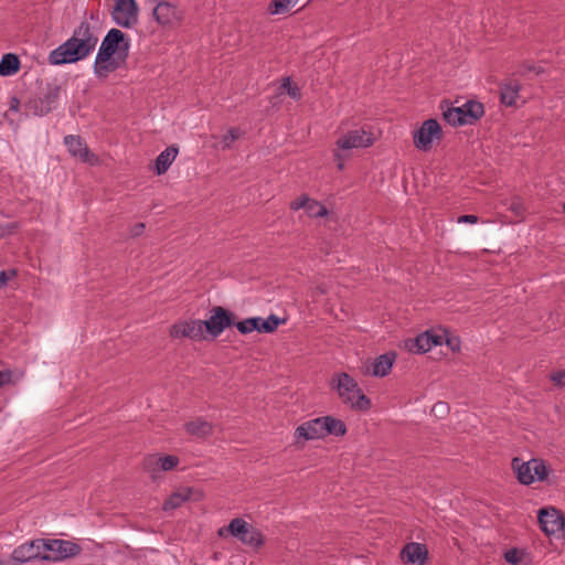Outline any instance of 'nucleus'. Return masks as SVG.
I'll return each mask as SVG.
<instances>
[{"label":"nucleus","mask_w":565,"mask_h":565,"mask_svg":"<svg viewBox=\"0 0 565 565\" xmlns=\"http://www.w3.org/2000/svg\"><path fill=\"white\" fill-rule=\"evenodd\" d=\"M130 41L119 29H110L102 41L95 57L94 73L106 78L118 68L125 67L129 57Z\"/></svg>","instance_id":"1"},{"label":"nucleus","mask_w":565,"mask_h":565,"mask_svg":"<svg viewBox=\"0 0 565 565\" xmlns=\"http://www.w3.org/2000/svg\"><path fill=\"white\" fill-rule=\"evenodd\" d=\"M98 38L90 24L84 20L74 30L73 35L54 49L49 55L52 65L77 63L89 56L95 50Z\"/></svg>","instance_id":"2"},{"label":"nucleus","mask_w":565,"mask_h":565,"mask_svg":"<svg viewBox=\"0 0 565 565\" xmlns=\"http://www.w3.org/2000/svg\"><path fill=\"white\" fill-rule=\"evenodd\" d=\"M331 388L335 390L341 401L352 411L367 412L372 407L371 398L360 388L358 382L348 373H335L331 380Z\"/></svg>","instance_id":"3"},{"label":"nucleus","mask_w":565,"mask_h":565,"mask_svg":"<svg viewBox=\"0 0 565 565\" xmlns=\"http://www.w3.org/2000/svg\"><path fill=\"white\" fill-rule=\"evenodd\" d=\"M484 115V106L478 100H467L461 106L448 107L443 113L444 120L452 127L475 125Z\"/></svg>","instance_id":"4"},{"label":"nucleus","mask_w":565,"mask_h":565,"mask_svg":"<svg viewBox=\"0 0 565 565\" xmlns=\"http://www.w3.org/2000/svg\"><path fill=\"white\" fill-rule=\"evenodd\" d=\"M511 468L518 481L524 486H530L534 481H546L550 472L545 461L540 458L523 461L521 458L514 457L511 462Z\"/></svg>","instance_id":"5"},{"label":"nucleus","mask_w":565,"mask_h":565,"mask_svg":"<svg viewBox=\"0 0 565 565\" xmlns=\"http://www.w3.org/2000/svg\"><path fill=\"white\" fill-rule=\"evenodd\" d=\"M61 85L54 83H46L41 88L38 96L30 98L25 107L35 116H45L56 108L57 99L61 93Z\"/></svg>","instance_id":"6"},{"label":"nucleus","mask_w":565,"mask_h":565,"mask_svg":"<svg viewBox=\"0 0 565 565\" xmlns=\"http://www.w3.org/2000/svg\"><path fill=\"white\" fill-rule=\"evenodd\" d=\"M236 315L227 308L222 306H214L210 309V317L202 321L209 340H215L226 329L235 323Z\"/></svg>","instance_id":"7"},{"label":"nucleus","mask_w":565,"mask_h":565,"mask_svg":"<svg viewBox=\"0 0 565 565\" xmlns=\"http://www.w3.org/2000/svg\"><path fill=\"white\" fill-rule=\"evenodd\" d=\"M42 561L58 562L81 554L82 546L75 542L61 539H44Z\"/></svg>","instance_id":"8"},{"label":"nucleus","mask_w":565,"mask_h":565,"mask_svg":"<svg viewBox=\"0 0 565 565\" xmlns=\"http://www.w3.org/2000/svg\"><path fill=\"white\" fill-rule=\"evenodd\" d=\"M285 323V319H280L275 315H270L267 319L262 317H252L243 321H236L233 327H236L239 333L248 334L253 331L259 333H273L280 324Z\"/></svg>","instance_id":"9"},{"label":"nucleus","mask_w":565,"mask_h":565,"mask_svg":"<svg viewBox=\"0 0 565 565\" xmlns=\"http://www.w3.org/2000/svg\"><path fill=\"white\" fill-rule=\"evenodd\" d=\"M443 130L436 119H427L414 131V145L420 151H428L433 147L434 140H440Z\"/></svg>","instance_id":"10"},{"label":"nucleus","mask_w":565,"mask_h":565,"mask_svg":"<svg viewBox=\"0 0 565 565\" xmlns=\"http://www.w3.org/2000/svg\"><path fill=\"white\" fill-rule=\"evenodd\" d=\"M139 8L136 0H115L111 17L121 28H132L138 22Z\"/></svg>","instance_id":"11"},{"label":"nucleus","mask_w":565,"mask_h":565,"mask_svg":"<svg viewBox=\"0 0 565 565\" xmlns=\"http://www.w3.org/2000/svg\"><path fill=\"white\" fill-rule=\"evenodd\" d=\"M231 530L235 531V539L255 550L262 547L265 543L263 533L242 518H238V521L235 525L233 524Z\"/></svg>","instance_id":"12"},{"label":"nucleus","mask_w":565,"mask_h":565,"mask_svg":"<svg viewBox=\"0 0 565 565\" xmlns=\"http://www.w3.org/2000/svg\"><path fill=\"white\" fill-rule=\"evenodd\" d=\"M537 520L541 530L546 535H552L557 532H561L565 527L564 514L558 509L553 507L541 508L537 512Z\"/></svg>","instance_id":"13"},{"label":"nucleus","mask_w":565,"mask_h":565,"mask_svg":"<svg viewBox=\"0 0 565 565\" xmlns=\"http://www.w3.org/2000/svg\"><path fill=\"white\" fill-rule=\"evenodd\" d=\"M374 135L364 128L350 130L337 140L339 149L366 148L374 143Z\"/></svg>","instance_id":"14"},{"label":"nucleus","mask_w":565,"mask_h":565,"mask_svg":"<svg viewBox=\"0 0 565 565\" xmlns=\"http://www.w3.org/2000/svg\"><path fill=\"white\" fill-rule=\"evenodd\" d=\"M444 343V335L435 333L433 330L422 332L416 338L405 340V348L416 354L426 353L433 347Z\"/></svg>","instance_id":"15"},{"label":"nucleus","mask_w":565,"mask_h":565,"mask_svg":"<svg viewBox=\"0 0 565 565\" xmlns=\"http://www.w3.org/2000/svg\"><path fill=\"white\" fill-rule=\"evenodd\" d=\"M44 546V539H35L15 547L11 554L12 561L19 564H23L31 561H42Z\"/></svg>","instance_id":"16"},{"label":"nucleus","mask_w":565,"mask_h":565,"mask_svg":"<svg viewBox=\"0 0 565 565\" xmlns=\"http://www.w3.org/2000/svg\"><path fill=\"white\" fill-rule=\"evenodd\" d=\"M64 145L73 157L79 158L83 162L94 164L97 161V157L89 151L85 140L81 136H65Z\"/></svg>","instance_id":"17"},{"label":"nucleus","mask_w":565,"mask_h":565,"mask_svg":"<svg viewBox=\"0 0 565 565\" xmlns=\"http://www.w3.org/2000/svg\"><path fill=\"white\" fill-rule=\"evenodd\" d=\"M399 556L406 565H425L428 559V548L425 544L411 542L403 546Z\"/></svg>","instance_id":"18"},{"label":"nucleus","mask_w":565,"mask_h":565,"mask_svg":"<svg viewBox=\"0 0 565 565\" xmlns=\"http://www.w3.org/2000/svg\"><path fill=\"white\" fill-rule=\"evenodd\" d=\"M295 437L303 438L305 440L323 438L321 417L310 419L299 425L295 430Z\"/></svg>","instance_id":"19"},{"label":"nucleus","mask_w":565,"mask_h":565,"mask_svg":"<svg viewBox=\"0 0 565 565\" xmlns=\"http://www.w3.org/2000/svg\"><path fill=\"white\" fill-rule=\"evenodd\" d=\"M396 355V352L390 351L375 358L372 364V375L376 377L386 376L392 370Z\"/></svg>","instance_id":"20"},{"label":"nucleus","mask_w":565,"mask_h":565,"mask_svg":"<svg viewBox=\"0 0 565 565\" xmlns=\"http://www.w3.org/2000/svg\"><path fill=\"white\" fill-rule=\"evenodd\" d=\"M203 320H191L189 322H184L182 328H179L182 337H186L193 341H204L209 340V335L205 332V328L202 324Z\"/></svg>","instance_id":"21"},{"label":"nucleus","mask_w":565,"mask_h":565,"mask_svg":"<svg viewBox=\"0 0 565 565\" xmlns=\"http://www.w3.org/2000/svg\"><path fill=\"white\" fill-rule=\"evenodd\" d=\"M321 423L323 426V438L329 435L342 437L348 431L345 423L331 415L321 416Z\"/></svg>","instance_id":"22"},{"label":"nucleus","mask_w":565,"mask_h":565,"mask_svg":"<svg viewBox=\"0 0 565 565\" xmlns=\"http://www.w3.org/2000/svg\"><path fill=\"white\" fill-rule=\"evenodd\" d=\"M521 85L516 81H511L500 85V102L505 106H514Z\"/></svg>","instance_id":"23"},{"label":"nucleus","mask_w":565,"mask_h":565,"mask_svg":"<svg viewBox=\"0 0 565 565\" xmlns=\"http://www.w3.org/2000/svg\"><path fill=\"white\" fill-rule=\"evenodd\" d=\"M153 17L158 23L169 24L177 17V8L166 1L159 2L153 9Z\"/></svg>","instance_id":"24"},{"label":"nucleus","mask_w":565,"mask_h":565,"mask_svg":"<svg viewBox=\"0 0 565 565\" xmlns=\"http://www.w3.org/2000/svg\"><path fill=\"white\" fill-rule=\"evenodd\" d=\"M177 157V146L171 145L164 151H162L154 160V171L158 175L163 174L174 158Z\"/></svg>","instance_id":"25"},{"label":"nucleus","mask_w":565,"mask_h":565,"mask_svg":"<svg viewBox=\"0 0 565 565\" xmlns=\"http://www.w3.org/2000/svg\"><path fill=\"white\" fill-rule=\"evenodd\" d=\"M20 58L17 54L7 53L2 56L0 61V75L1 76H11L19 72L20 70Z\"/></svg>","instance_id":"26"},{"label":"nucleus","mask_w":565,"mask_h":565,"mask_svg":"<svg viewBox=\"0 0 565 565\" xmlns=\"http://www.w3.org/2000/svg\"><path fill=\"white\" fill-rule=\"evenodd\" d=\"M185 429L190 435L195 437L209 436L213 430L212 425L201 418L186 423Z\"/></svg>","instance_id":"27"},{"label":"nucleus","mask_w":565,"mask_h":565,"mask_svg":"<svg viewBox=\"0 0 565 565\" xmlns=\"http://www.w3.org/2000/svg\"><path fill=\"white\" fill-rule=\"evenodd\" d=\"M204 493L200 488L195 487H179V505L182 502H200L203 500Z\"/></svg>","instance_id":"28"},{"label":"nucleus","mask_w":565,"mask_h":565,"mask_svg":"<svg viewBox=\"0 0 565 565\" xmlns=\"http://www.w3.org/2000/svg\"><path fill=\"white\" fill-rule=\"evenodd\" d=\"M158 456L157 455H149L143 458L142 460V468L145 471L150 473V477L153 481H156L159 478L160 473V466H159Z\"/></svg>","instance_id":"29"},{"label":"nucleus","mask_w":565,"mask_h":565,"mask_svg":"<svg viewBox=\"0 0 565 565\" xmlns=\"http://www.w3.org/2000/svg\"><path fill=\"white\" fill-rule=\"evenodd\" d=\"M310 217H323L328 214L327 207L316 200H309L306 209Z\"/></svg>","instance_id":"30"},{"label":"nucleus","mask_w":565,"mask_h":565,"mask_svg":"<svg viewBox=\"0 0 565 565\" xmlns=\"http://www.w3.org/2000/svg\"><path fill=\"white\" fill-rule=\"evenodd\" d=\"M243 134L244 132L239 128H230L222 138L223 148H230L235 140L239 139L243 136Z\"/></svg>","instance_id":"31"},{"label":"nucleus","mask_w":565,"mask_h":565,"mask_svg":"<svg viewBox=\"0 0 565 565\" xmlns=\"http://www.w3.org/2000/svg\"><path fill=\"white\" fill-rule=\"evenodd\" d=\"M280 88L285 89L286 93L294 99H299L301 97L300 88L295 83H292L289 77H285L282 79Z\"/></svg>","instance_id":"32"},{"label":"nucleus","mask_w":565,"mask_h":565,"mask_svg":"<svg viewBox=\"0 0 565 565\" xmlns=\"http://www.w3.org/2000/svg\"><path fill=\"white\" fill-rule=\"evenodd\" d=\"M292 0H273L268 6V12L270 14H279L287 11Z\"/></svg>","instance_id":"33"},{"label":"nucleus","mask_w":565,"mask_h":565,"mask_svg":"<svg viewBox=\"0 0 565 565\" xmlns=\"http://www.w3.org/2000/svg\"><path fill=\"white\" fill-rule=\"evenodd\" d=\"M160 473L172 470L177 467V456L168 455L164 457H158Z\"/></svg>","instance_id":"34"},{"label":"nucleus","mask_w":565,"mask_h":565,"mask_svg":"<svg viewBox=\"0 0 565 565\" xmlns=\"http://www.w3.org/2000/svg\"><path fill=\"white\" fill-rule=\"evenodd\" d=\"M523 553L519 548H510L504 553V559L511 565H518L522 561Z\"/></svg>","instance_id":"35"},{"label":"nucleus","mask_w":565,"mask_h":565,"mask_svg":"<svg viewBox=\"0 0 565 565\" xmlns=\"http://www.w3.org/2000/svg\"><path fill=\"white\" fill-rule=\"evenodd\" d=\"M431 413L436 416L444 417L449 413V405L446 402H437L433 408Z\"/></svg>","instance_id":"36"},{"label":"nucleus","mask_w":565,"mask_h":565,"mask_svg":"<svg viewBox=\"0 0 565 565\" xmlns=\"http://www.w3.org/2000/svg\"><path fill=\"white\" fill-rule=\"evenodd\" d=\"M310 198L307 194H302L298 199L290 202V209L294 211H298L300 209H307V204L309 202Z\"/></svg>","instance_id":"37"},{"label":"nucleus","mask_w":565,"mask_h":565,"mask_svg":"<svg viewBox=\"0 0 565 565\" xmlns=\"http://www.w3.org/2000/svg\"><path fill=\"white\" fill-rule=\"evenodd\" d=\"M18 275L15 268L0 271V288L7 286L8 281Z\"/></svg>","instance_id":"38"},{"label":"nucleus","mask_w":565,"mask_h":565,"mask_svg":"<svg viewBox=\"0 0 565 565\" xmlns=\"http://www.w3.org/2000/svg\"><path fill=\"white\" fill-rule=\"evenodd\" d=\"M237 521H238V518H235V519L231 520V522L227 525L220 527L217 530V535L220 537H226L227 535L235 536V531L231 530V527L233 526V524L235 525Z\"/></svg>","instance_id":"39"},{"label":"nucleus","mask_w":565,"mask_h":565,"mask_svg":"<svg viewBox=\"0 0 565 565\" xmlns=\"http://www.w3.org/2000/svg\"><path fill=\"white\" fill-rule=\"evenodd\" d=\"M445 343L452 352L460 351L461 341L459 337L447 335L445 339Z\"/></svg>","instance_id":"40"},{"label":"nucleus","mask_w":565,"mask_h":565,"mask_svg":"<svg viewBox=\"0 0 565 565\" xmlns=\"http://www.w3.org/2000/svg\"><path fill=\"white\" fill-rule=\"evenodd\" d=\"M510 210L516 215V216H522L525 209H524V205H523V202L519 199V198H515L512 200L511 204H510Z\"/></svg>","instance_id":"41"},{"label":"nucleus","mask_w":565,"mask_h":565,"mask_svg":"<svg viewBox=\"0 0 565 565\" xmlns=\"http://www.w3.org/2000/svg\"><path fill=\"white\" fill-rule=\"evenodd\" d=\"M19 228V224L17 222H10L4 225H0V230L2 233L0 234V237H3L4 235L13 234Z\"/></svg>","instance_id":"42"},{"label":"nucleus","mask_w":565,"mask_h":565,"mask_svg":"<svg viewBox=\"0 0 565 565\" xmlns=\"http://www.w3.org/2000/svg\"><path fill=\"white\" fill-rule=\"evenodd\" d=\"M177 508V491H172L168 498V500L163 503V510L175 509Z\"/></svg>","instance_id":"43"},{"label":"nucleus","mask_w":565,"mask_h":565,"mask_svg":"<svg viewBox=\"0 0 565 565\" xmlns=\"http://www.w3.org/2000/svg\"><path fill=\"white\" fill-rule=\"evenodd\" d=\"M145 228H146L145 223H142V222L136 223L130 228V236L131 237L140 236L143 233Z\"/></svg>","instance_id":"44"},{"label":"nucleus","mask_w":565,"mask_h":565,"mask_svg":"<svg viewBox=\"0 0 565 565\" xmlns=\"http://www.w3.org/2000/svg\"><path fill=\"white\" fill-rule=\"evenodd\" d=\"M551 380L554 382L555 385H558V386H562L564 385V380H565V372L564 371H558V372H555L551 375Z\"/></svg>","instance_id":"45"},{"label":"nucleus","mask_w":565,"mask_h":565,"mask_svg":"<svg viewBox=\"0 0 565 565\" xmlns=\"http://www.w3.org/2000/svg\"><path fill=\"white\" fill-rule=\"evenodd\" d=\"M478 222V216L472 214H465L458 217V223H470L475 224Z\"/></svg>","instance_id":"46"},{"label":"nucleus","mask_w":565,"mask_h":565,"mask_svg":"<svg viewBox=\"0 0 565 565\" xmlns=\"http://www.w3.org/2000/svg\"><path fill=\"white\" fill-rule=\"evenodd\" d=\"M20 99L17 96H12L9 102V110L18 111L20 108Z\"/></svg>","instance_id":"47"},{"label":"nucleus","mask_w":565,"mask_h":565,"mask_svg":"<svg viewBox=\"0 0 565 565\" xmlns=\"http://www.w3.org/2000/svg\"><path fill=\"white\" fill-rule=\"evenodd\" d=\"M170 335L177 338V323L170 326Z\"/></svg>","instance_id":"48"},{"label":"nucleus","mask_w":565,"mask_h":565,"mask_svg":"<svg viewBox=\"0 0 565 565\" xmlns=\"http://www.w3.org/2000/svg\"><path fill=\"white\" fill-rule=\"evenodd\" d=\"M9 375L0 372V381L3 382V385L7 383Z\"/></svg>","instance_id":"49"},{"label":"nucleus","mask_w":565,"mask_h":565,"mask_svg":"<svg viewBox=\"0 0 565 565\" xmlns=\"http://www.w3.org/2000/svg\"><path fill=\"white\" fill-rule=\"evenodd\" d=\"M343 167H344V166H343V163H342V162H339V163H338V168H339L340 170H342V169H343Z\"/></svg>","instance_id":"50"},{"label":"nucleus","mask_w":565,"mask_h":565,"mask_svg":"<svg viewBox=\"0 0 565 565\" xmlns=\"http://www.w3.org/2000/svg\"><path fill=\"white\" fill-rule=\"evenodd\" d=\"M562 206H563V211L565 212V203H563V205H562Z\"/></svg>","instance_id":"51"},{"label":"nucleus","mask_w":565,"mask_h":565,"mask_svg":"<svg viewBox=\"0 0 565 565\" xmlns=\"http://www.w3.org/2000/svg\"><path fill=\"white\" fill-rule=\"evenodd\" d=\"M2 385H3V382H2V381H0V387H1Z\"/></svg>","instance_id":"52"},{"label":"nucleus","mask_w":565,"mask_h":565,"mask_svg":"<svg viewBox=\"0 0 565 565\" xmlns=\"http://www.w3.org/2000/svg\"><path fill=\"white\" fill-rule=\"evenodd\" d=\"M0 565H3V562L0 559Z\"/></svg>","instance_id":"53"}]
</instances>
